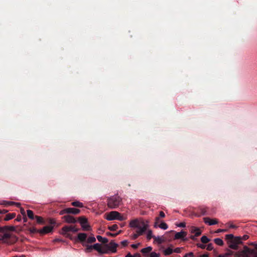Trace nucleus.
<instances>
[{"instance_id": "1", "label": "nucleus", "mask_w": 257, "mask_h": 257, "mask_svg": "<svg viewBox=\"0 0 257 257\" xmlns=\"http://www.w3.org/2000/svg\"><path fill=\"white\" fill-rule=\"evenodd\" d=\"M130 226L131 228H137L136 233L132 236L134 239H137L139 236L144 234L147 230L148 224L143 220L135 219L131 220L130 222Z\"/></svg>"}, {"instance_id": "2", "label": "nucleus", "mask_w": 257, "mask_h": 257, "mask_svg": "<svg viewBox=\"0 0 257 257\" xmlns=\"http://www.w3.org/2000/svg\"><path fill=\"white\" fill-rule=\"evenodd\" d=\"M15 230V227L14 226H5L0 227V240L6 242L11 237L9 231Z\"/></svg>"}, {"instance_id": "3", "label": "nucleus", "mask_w": 257, "mask_h": 257, "mask_svg": "<svg viewBox=\"0 0 257 257\" xmlns=\"http://www.w3.org/2000/svg\"><path fill=\"white\" fill-rule=\"evenodd\" d=\"M234 257H257V252L245 246L243 250L236 252Z\"/></svg>"}, {"instance_id": "4", "label": "nucleus", "mask_w": 257, "mask_h": 257, "mask_svg": "<svg viewBox=\"0 0 257 257\" xmlns=\"http://www.w3.org/2000/svg\"><path fill=\"white\" fill-rule=\"evenodd\" d=\"M107 202V206L109 208L115 209L121 204L122 199L119 196L115 195L108 197Z\"/></svg>"}, {"instance_id": "5", "label": "nucleus", "mask_w": 257, "mask_h": 257, "mask_svg": "<svg viewBox=\"0 0 257 257\" xmlns=\"http://www.w3.org/2000/svg\"><path fill=\"white\" fill-rule=\"evenodd\" d=\"M83 246L86 247L85 250L86 252H90L91 250L94 249L97 250L99 253L103 254L106 252V251L103 249L101 245L99 243H95L92 245H89L88 244H85V243L83 244Z\"/></svg>"}, {"instance_id": "6", "label": "nucleus", "mask_w": 257, "mask_h": 257, "mask_svg": "<svg viewBox=\"0 0 257 257\" xmlns=\"http://www.w3.org/2000/svg\"><path fill=\"white\" fill-rule=\"evenodd\" d=\"M228 243L229 248L234 250H237L238 249V244L242 243L241 237H235L234 239L228 240Z\"/></svg>"}, {"instance_id": "7", "label": "nucleus", "mask_w": 257, "mask_h": 257, "mask_svg": "<svg viewBox=\"0 0 257 257\" xmlns=\"http://www.w3.org/2000/svg\"><path fill=\"white\" fill-rule=\"evenodd\" d=\"M79 228L76 227L75 226L70 225V226H64L62 228V233L65 235H68V232H76L78 231Z\"/></svg>"}, {"instance_id": "8", "label": "nucleus", "mask_w": 257, "mask_h": 257, "mask_svg": "<svg viewBox=\"0 0 257 257\" xmlns=\"http://www.w3.org/2000/svg\"><path fill=\"white\" fill-rule=\"evenodd\" d=\"M198 210L200 212V214H195L197 217H199L201 215H210L211 214L208 211V208L206 207L200 206L198 207Z\"/></svg>"}, {"instance_id": "9", "label": "nucleus", "mask_w": 257, "mask_h": 257, "mask_svg": "<svg viewBox=\"0 0 257 257\" xmlns=\"http://www.w3.org/2000/svg\"><path fill=\"white\" fill-rule=\"evenodd\" d=\"M119 213L117 211H111L107 214L106 219L107 220H113L114 219H116L117 216H119Z\"/></svg>"}, {"instance_id": "10", "label": "nucleus", "mask_w": 257, "mask_h": 257, "mask_svg": "<svg viewBox=\"0 0 257 257\" xmlns=\"http://www.w3.org/2000/svg\"><path fill=\"white\" fill-rule=\"evenodd\" d=\"M62 218L67 223H75L77 221L75 217L69 214L64 215Z\"/></svg>"}, {"instance_id": "11", "label": "nucleus", "mask_w": 257, "mask_h": 257, "mask_svg": "<svg viewBox=\"0 0 257 257\" xmlns=\"http://www.w3.org/2000/svg\"><path fill=\"white\" fill-rule=\"evenodd\" d=\"M53 227L52 226H45L42 229H39V233L45 234L51 232L53 230Z\"/></svg>"}, {"instance_id": "12", "label": "nucleus", "mask_w": 257, "mask_h": 257, "mask_svg": "<svg viewBox=\"0 0 257 257\" xmlns=\"http://www.w3.org/2000/svg\"><path fill=\"white\" fill-rule=\"evenodd\" d=\"M87 234L85 233H79L77 235V239L81 242L82 244L85 243L86 244V239H87Z\"/></svg>"}, {"instance_id": "13", "label": "nucleus", "mask_w": 257, "mask_h": 257, "mask_svg": "<svg viewBox=\"0 0 257 257\" xmlns=\"http://www.w3.org/2000/svg\"><path fill=\"white\" fill-rule=\"evenodd\" d=\"M118 246V244L114 242V241L111 240L109 244L107 245L108 248L112 252H116V248Z\"/></svg>"}, {"instance_id": "14", "label": "nucleus", "mask_w": 257, "mask_h": 257, "mask_svg": "<svg viewBox=\"0 0 257 257\" xmlns=\"http://www.w3.org/2000/svg\"><path fill=\"white\" fill-rule=\"evenodd\" d=\"M187 235V233L184 231H181L180 232H176L175 235V239H182L186 240L185 239V236Z\"/></svg>"}, {"instance_id": "15", "label": "nucleus", "mask_w": 257, "mask_h": 257, "mask_svg": "<svg viewBox=\"0 0 257 257\" xmlns=\"http://www.w3.org/2000/svg\"><path fill=\"white\" fill-rule=\"evenodd\" d=\"M203 220L205 223L209 225H214L218 223V220L216 219H210L208 217H204Z\"/></svg>"}, {"instance_id": "16", "label": "nucleus", "mask_w": 257, "mask_h": 257, "mask_svg": "<svg viewBox=\"0 0 257 257\" xmlns=\"http://www.w3.org/2000/svg\"><path fill=\"white\" fill-rule=\"evenodd\" d=\"M236 252L234 253V252L231 250L227 249V252L224 253H221L218 255V257H231L233 254H235Z\"/></svg>"}, {"instance_id": "17", "label": "nucleus", "mask_w": 257, "mask_h": 257, "mask_svg": "<svg viewBox=\"0 0 257 257\" xmlns=\"http://www.w3.org/2000/svg\"><path fill=\"white\" fill-rule=\"evenodd\" d=\"M190 231L191 233L194 234V235L196 237L199 236L201 234V231L200 229L195 227H192Z\"/></svg>"}, {"instance_id": "18", "label": "nucleus", "mask_w": 257, "mask_h": 257, "mask_svg": "<svg viewBox=\"0 0 257 257\" xmlns=\"http://www.w3.org/2000/svg\"><path fill=\"white\" fill-rule=\"evenodd\" d=\"M154 241L157 242L159 244H161L162 243L166 241V239L165 237L163 236H156L154 237Z\"/></svg>"}, {"instance_id": "19", "label": "nucleus", "mask_w": 257, "mask_h": 257, "mask_svg": "<svg viewBox=\"0 0 257 257\" xmlns=\"http://www.w3.org/2000/svg\"><path fill=\"white\" fill-rule=\"evenodd\" d=\"M67 209L68 214H78L80 212L79 209L74 208H67Z\"/></svg>"}, {"instance_id": "20", "label": "nucleus", "mask_w": 257, "mask_h": 257, "mask_svg": "<svg viewBox=\"0 0 257 257\" xmlns=\"http://www.w3.org/2000/svg\"><path fill=\"white\" fill-rule=\"evenodd\" d=\"M152 250L151 246H148L147 247L141 249V252L145 256H147L148 253L150 252Z\"/></svg>"}, {"instance_id": "21", "label": "nucleus", "mask_w": 257, "mask_h": 257, "mask_svg": "<svg viewBox=\"0 0 257 257\" xmlns=\"http://www.w3.org/2000/svg\"><path fill=\"white\" fill-rule=\"evenodd\" d=\"M15 216H16V214L15 213H9L6 215V216L4 218V220L6 221H8V220H10L14 218Z\"/></svg>"}, {"instance_id": "22", "label": "nucleus", "mask_w": 257, "mask_h": 257, "mask_svg": "<svg viewBox=\"0 0 257 257\" xmlns=\"http://www.w3.org/2000/svg\"><path fill=\"white\" fill-rule=\"evenodd\" d=\"M28 230L29 231L31 234L39 233V229H37L34 227H29L28 228Z\"/></svg>"}, {"instance_id": "23", "label": "nucleus", "mask_w": 257, "mask_h": 257, "mask_svg": "<svg viewBox=\"0 0 257 257\" xmlns=\"http://www.w3.org/2000/svg\"><path fill=\"white\" fill-rule=\"evenodd\" d=\"M97 239L99 242H102L103 243H106L108 242V239L105 237H102L100 235H97L96 236Z\"/></svg>"}, {"instance_id": "24", "label": "nucleus", "mask_w": 257, "mask_h": 257, "mask_svg": "<svg viewBox=\"0 0 257 257\" xmlns=\"http://www.w3.org/2000/svg\"><path fill=\"white\" fill-rule=\"evenodd\" d=\"M78 220L81 226L87 223V219L84 217H79L78 218Z\"/></svg>"}, {"instance_id": "25", "label": "nucleus", "mask_w": 257, "mask_h": 257, "mask_svg": "<svg viewBox=\"0 0 257 257\" xmlns=\"http://www.w3.org/2000/svg\"><path fill=\"white\" fill-rule=\"evenodd\" d=\"M96 241V239L94 236H89L86 239V244L87 243H91L94 242Z\"/></svg>"}, {"instance_id": "26", "label": "nucleus", "mask_w": 257, "mask_h": 257, "mask_svg": "<svg viewBox=\"0 0 257 257\" xmlns=\"http://www.w3.org/2000/svg\"><path fill=\"white\" fill-rule=\"evenodd\" d=\"M173 252V250L170 248L168 247L165 250H164V254L165 255H169L171 254Z\"/></svg>"}, {"instance_id": "27", "label": "nucleus", "mask_w": 257, "mask_h": 257, "mask_svg": "<svg viewBox=\"0 0 257 257\" xmlns=\"http://www.w3.org/2000/svg\"><path fill=\"white\" fill-rule=\"evenodd\" d=\"M35 218L36 219L37 222L38 223L41 224H44L45 222H44V219L42 217L39 216H35Z\"/></svg>"}, {"instance_id": "28", "label": "nucleus", "mask_w": 257, "mask_h": 257, "mask_svg": "<svg viewBox=\"0 0 257 257\" xmlns=\"http://www.w3.org/2000/svg\"><path fill=\"white\" fill-rule=\"evenodd\" d=\"M27 212L28 217L31 219H34L35 216H34L33 212L31 210H27Z\"/></svg>"}, {"instance_id": "29", "label": "nucleus", "mask_w": 257, "mask_h": 257, "mask_svg": "<svg viewBox=\"0 0 257 257\" xmlns=\"http://www.w3.org/2000/svg\"><path fill=\"white\" fill-rule=\"evenodd\" d=\"M214 242L218 245L221 246L223 244V240L219 238H217L214 239Z\"/></svg>"}, {"instance_id": "30", "label": "nucleus", "mask_w": 257, "mask_h": 257, "mask_svg": "<svg viewBox=\"0 0 257 257\" xmlns=\"http://www.w3.org/2000/svg\"><path fill=\"white\" fill-rule=\"evenodd\" d=\"M155 235H153V232L151 230H149L147 234V238L148 240H150L152 238H154Z\"/></svg>"}, {"instance_id": "31", "label": "nucleus", "mask_w": 257, "mask_h": 257, "mask_svg": "<svg viewBox=\"0 0 257 257\" xmlns=\"http://www.w3.org/2000/svg\"><path fill=\"white\" fill-rule=\"evenodd\" d=\"M72 205L75 207H83L82 203L79 201H74L72 203Z\"/></svg>"}, {"instance_id": "32", "label": "nucleus", "mask_w": 257, "mask_h": 257, "mask_svg": "<svg viewBox=\"0 0 257 257\" xmlns=\"http://www.w3.org/2000/svg\"><path fill=\"white\" fill-rule=\"evenodd\" d=\"M158 227H159L161 229H163L164 230H166V229H167L168 228V225L166 223H165L164 222H162L160 224H159Z\"/></svg>"}, {"instance_id": "33", "label": "nucleus", "mask_w": 257, "mask_h": 257, "mask_svg": "<svg viewBox=\"0 0 257 257\" xmlns=\"http://www.w3.org/2000/svg\"><path fill=\"white\" fill-rule=\"evenodd\" d=\"M209 239L205 235H203L201 238V241L203 243H206L209 241Z\"/></svg>"}, {"instance_id": "34", "label": "nucleus", "mask_w": 257, "mask_h": 257, "mask_svg": "<svg viewBox=\"0 0 257 257\" xmlns=\"http://www.w3.org/2000/svg\"><path fill=\"white\" fill-rule=\"evenodd\" d=\"M125 257H141L139 253H136L134 255H132L130 252H128Z\"/></svg>"}, {"instance_id": "35", "label": "nucleus", "mask_w": 257, "mask_h": 257, "mask_svg": "<svg viewBox=\"0 0 257 257\" xmlns=\"http://www.w3.org/2000/svg\"><path fill=\"white\" fill-rule=\"evenodd\" d=\"M108 228L111 231H115L118 228V226L117 224H113L110 226H108Z\"/></svg>"}, {"instance_id": "36", "label": "nucleus", "mask_w": 257, "mask_h": 257, "mask_svg": "<svg viewBox=\"0 0 257 257\" xmlns=\"http://www.w3.org/2000/svg\"><path fill=\"white\" fill-rule=\"evenodd\" d=\"M81 226H82L83 230L88 231V230H90L91 229L90 226L89 225L86 224H85L84 225H83Z\"/></svg>"}, {"instance_id": "37", "label": "nucleus", "mask_w": 257, "mask_h": 257, "mask_svg": "<svg viewBox=\"0 0 257 257\" xmlns=\"http://www.w3.org/2000/svg\"><path fill=\"white\" fill-rule=\"evenodd\" d=\"M159 221H160V217H157L156 218V219H155V224H154V227L157 228L159 226Z\"/></svg>"}, {"instance_id": "38", "label": "nucleus", "mask_w": 257, "mask_h": 257, "mask_svg": "<svg viewBox=\"0 0 257 257\" xmlns=\"http://www.w3.org/2000/svg\"><path fill=\"white\" fill-rule=\"evenodd\" d=\"M234 238L235 237L232 234L226 235V238L229 240H232V239H234Z\"/></svg>"}, {"instance_id": "39", "label": "nucleus", "mask_w": 257, "mask_h": 257, "mask_svg": "<svg viewBox=\"0 0 257 257\" xmlns=\"http://www.w3.org/2000/svg\"><path fill=\"white\" fill-rule=\"evenodd\" d=\"M116 219L120 220V221H122V220H124L125 219V217H124V216L121 215V214L119 213V216H117Z\"/></svg>"}, {"instance_id": "40", "label": "nucleus", "mask_w": 257, "mask_h": 257, "mask_svg": "<svg viewBox=\"0 0 257 257\" xmlns=\"http://www.w3.org/2000/svg\"><path fill=\"white\" fill-rule=\"evenodd\" d=\"M159 253H157L155 252H152L150 254V257H159Z\"/></svg>"}, {"instance_id": "41", "label": "nucleus", "mask_w": 257, "mask_h": 257, "mask_svg": "<svg viewBox=\"0 0 257 257\" xmlns=\"http://www.w3.org/2000/svg\"><path fill=\"white\" fill-rule=\"evenodd\" d=\"M60 215H63L64 214H68V209L65 208L60 211L59 213Z\"/></svg>"}, {"instance_id": "42", "label": "nucleus", "mask_w": 257, "mask_h": 257, "mask_svg": "<svg viewBox=\"0 0 257 257\" xmlns=\"http://www.w3.org/2000/svg\"><path fill=\"white\" fill-rule=\"evenodd\" d=\"M206 249L209 251L212 250L213 249V244H212V243L208 244L207 246Z\"/></svg>"}, {"instance_id": "43", "label": "nucleus", "mask_w": 257, "mask_h": 257, "mask_svg": "<svg viewBox=\"0 0 257 257\" xmlns=\"http://www.w3.org/2000/svg\"><path fill=\"white\" fill-rule=\"evenodd\" d=\"M121 244L123 246H126L128 245V242L127 240H124L121 242Z\"/></svg>"}, {"instance_id": "44", "label": "nucleus", "mask_w": 257, "mask_h": 257, "mask_svg": "<svg viewBox=\"0 0 257 257\" xmlns=\"http://www.w3.org/2000/svg\"><path fill=\"white\" fill-rule=\"evenodd\" d=\"M182 249H183L182 247H177L175 249L173 250V252H175L176 253H180Z\"/></svg>"}, {"instance_id": "45", "label": "nucleus", "mask_w": 257, "mask_h": 257, "mask_svg": "<svg viewBox=\"0 0 257 257\" xmlns=\"http://www.w3.org/2000/svg\"><path fill=\"white\" fill-rule=\"evenodd\" d=\"M184 257H194V254L192 252L186 253L184 255Z\"/></svg>"}, {"instance_id": "46", "label": "nucleus", "mask_w": 257, "mask_h": 257, "mask_svg": "<svg viewBox=\"0 0 257 257\" xmlns=\"http://www.w3.org/2000/svg\"><path fill=\"white\" fill-rule=\"evenodd\" d=\"M226 224L229 225V227L231 228H236L237 226L235 225H233L232 223L230 222H228Z\"/></svg>"}, {"instance_id": "47", "label": "nucleus", "mask_w": 257, "mask_h": 257, "mask_svg": "<svg viewBox=\"0 0 257 257\" xmlns=\"http://www.w3.org/2000/svg\"><path fill=\"white\" fill-rule=\"evenodd\" d=\"M8 204L9 205L15 204L18 207H19L21 205V204L20 203H16L14 202H8Z\"/></svg>"}, {"instance_id": "48", "label": "nucleus", "mask_w": 257, "mask_h": 257, "mask_svg": "<svg viewBox=\"0 0 257 257\" xmlns=\"http://www.w3.org/2000/svg\"><path fill=\"white\" fill-rule=\"evenodd\" d=\"M107 234L108 235H110V236H112V237H115L118 234H119V233H110V232H108V233H107Z\"/></svg>"}, {"instance_id": "49", "label": "nucleus", "mask_w": 257, "mask_h": 257, "mask_svg": "<svg viewBox=\"0 0 257 257\" xmlns=\"http://www.w3.org/2000/svg\"><path fill=\"white\" fill-rule=\"evenodd\" d=\"M140 244V243H137V244H132L131 246L132 248H133L134 249H137Z\"/></svg>"}, {"instance_id": "50", "label": "nucleus", "mask_w": 257, "mask_h": 257, "mask_svg": "<svg viewBox=\"0 0 257 257\" xmlns=\"http://www.w3.org/2000/svg\"><path fill=\"white\" fill-rule=\"evenodd\" d=\"M197 245L198 247H200L201 248H202V249H203V248H204L205 247V245H204V244H202L201 243H198L197 244Z\"/></svg>"}, {"instance_id": "51", "label": "nucleus", "mask_w": 257, "mask_h": 257, "mask_svg": "<svg viewBox=\"0 0 257 257\" xmlns=\"http://www.w3.org/2000/svg\"><path fill=\"white\" fill-rule=\"evenodd\" d=\"M186 224L185 222H181L180 224L178 225V226L181 227H185Z\"/></svg>"}, {"instance_id": "52", "label": "nucleus", "mask_w": 257, "mask_h": 257, "mask_svg": "<svg viewBox=\"0 0 257 257\" xmlns=\"http://www.w3.org/2000/svg\"><path fill=\"white\" fill-rule=\"evenodd\" d=\"M49 223L51 225H54L56 223V222H55V221L54 219H50V220H49Z\"/></svg>"}, {"instance_id": "53", "label": "nucleus", "mask_w": 257, "mask_h": 257, "mask_svg": "<svg viewBox=\"0 0 257 257\" xmlns=\"http://www.w3.org/2000/svg\"><path fill=\"white\" fill-rule=\"evenodd\" d=\"M248 235H244L242 237H241V240L243 239V240H246L248 238Z\"/></svg>"}, {"instance_id": "54", "label": "nucleus", "mask_w": 257, "mask_h": 257, "mask_svg": "<svg viewBox=\"0 0 257 257\" xmlns=\"http://www.w3.org/2000/svg\"><path fill=\"white\" fill-rule=\"evenodd\" d=\"M8 212L7 210L5 209H0V214H5Z\"/></svg>"}, {"instance_id": "55", "label": "nucleus", "mask_w": 257, "mask_h": 257, "mask_svg": "<svg viewBox=\"0 0 257 257\" xmlns=\"http://www.w3.org/2000/svg\"><path fill=\"white\" fill-rule=\"evenodd\" d=\"M165 216V213H164V212L163 211H160V217H162V218H163Z\"/></svg>"}, {"instance_id": "56", "label": "nucleus", "mask_w": 257, "mask_h": 257, "mask_svg": "<svg viewBox=\"0 0 257 257\" xmlns=\"http://www.w3.org/2000/svg\"><path fill=\"white\" fill-rule=\"evenodd\" d=\"M227 231V230H226V229H218L217 230L216 232L219 233V232H225V231Z\"/></svg>"}, {"instance_id": "57", "label": "nucleus", "mask_w": 257, "mask_h": 257, "mask_svg": "<svg viewBox=\"0 0 257 257\" xmlns=\"http://www.w3.org/2000/svg\"><path fill=\"white\" fill-rule=\"evenodd\" d=\"M21 213H22L24 216L26 215V214H25V211L24 209H23V208H21Z\"/></svg>"}, {"instance_id": "58", "label": "nucleus", "mask_w": 257, "mask_h": 257, "mask_svg": "<svg viewBox=\"0 0 257 257\" xmlns=\"http://www.w3.org/2000/svg\"><path fill=\"white\" fill-rule=\"evenodd\" d=\"M22 219V217L21 216H18L17 218L15 219L17 221H20Z\"/></svg>"}, {"instance_id": "59", "label": "nucleus", "mask_w": 257, "mask_h": 257, "mask_svg": "<svg viewBox=\"0 0 257 257\" xmlns=\"http://www.w3.org/2000/svg\"><path fill=\"white\" fill-rule=\"evenodd\" d=\"M198 257H208V254H203L200 255H199Z\"/></svg>"}, {"instance_id": "60", "label": "nucleus", "mask_w": 257, "mask_h": 257, "mask_svg": "<svg viewBox=\"0 0 257 257\" xmlns=\"http://www.w3.org/2000/svg\"><path fill=\"white\" fill-rule=\"evenodd\" d=\"M196 236H195V235H191V236H190V238H191V239H192V240H195V239H196Z\"/></svg>"}, {"instance_id": "61", "label": "nucleus", "mask_w": 257, "mask_h": 257, "mask_svg": "<svg viewBox=\"0 0 257 257\" xmlns=\"http://www.w3.org/2000/svg\"><path fill=\"white\" fill-rule=\"evenodd\" d=\"M24 222H26L27 221V218L26 215L24 216Z\"/></svg>"}, {"instance_id": "62", "label": "nucleus", "mask_w": 257, "mask_h": 257, "mask_svg": "<svg viewBox=\"0 0 257 257\" xmlns=\"http://www.w3.org/2000/svg\"><path fill=\"white\" fill-rule=\"evenodd\" d=\"M255 249L257 250V244L255 245Z\"/></svg>"}, {"instance_id": "63", "label": "nucleus", "mask_w": 257, "mask_h": 257, "mask_svg": "<svg viewBox=\"0 0 257 257\" xmlns=\"http://www.w3.org/2000/svg\"><path fill=\"white\" fill-rule=\"evenodd\" d=\"M121 231L120 230L119 231H118L117 233H119V234L121 232Z\"/></svg>"}, {"instance_id": "64", "label": "nucleus", "mask_w": 257, "mask_h": 257, "mask_svg": "<svg viewBox=\"0 0 257 257\" xmlns=\"http://www.w3.org/2000/svg\"><path fill=\"white\" fill-rule=\"evenodd\" d=\"M20 257H24V256H20Z\"/></svg>"}]
</instances>
